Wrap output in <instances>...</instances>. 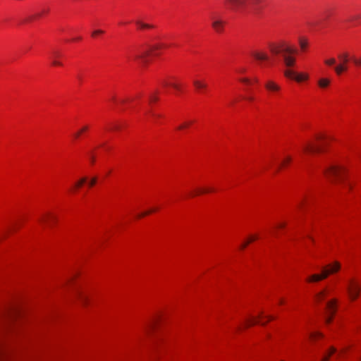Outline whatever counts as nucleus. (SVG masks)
Wrapping results in <instances>:
<instances>
[{
    "label": "nucleus",
    "mask_w": 361,
    "mask_h": 361,
    "mask_svg": "<svg viewBox=\"0 0 361 361\" xmlns=\"http://www.w3.org/2000/svg\"><path fill=\"white\" fill-rule=\"evenodd\" d=\"M212 27L216 32H222L225 21L216 13H212L210 16Z\"/></svg>",
    "instance_id": "20e7f679"
},
{
    "label": "nucleus",
    "mask_w": 361,
    "mask_h": 361,
    "mask_svg": "<svg viewBox=\"0 0 361 361\" xmlns=\"http://www.w3.org/2000/svg\"><path fill=\"white\" fill-rule=\"evenodd\" d=\"M155 211H156V209H151V210H149V211L145 212H143V213L140 214L138 215V217H139V218L143 217V216H146V215H147V214H150V213H152V212H155Z\"/></svg>",
    "instance_id": "b1692460"
},
{
    "label": "nucleus",
    "mask_w": 361,
    "mask_h": 361,
    "mask_svg": "<svg viewBox=\"0 0 361 361\" xmlns=\"http://www.w3.org/2000/svg\"><path fill=\"white\" fill-rule=\"evenodd\" d=\"M252 56L256 60L258 61H267L269 59L266 54L258 51L253 52Z\"/></svg>",
    "instance_id": "423d86ee"
},
{
    "label": "nucleus",
    "mask_w": 361,
    "mask_h": 361,
    "mask_svg": "<svg viewBox=\"0 0 361 361\" xmlns=\"http://www.w3.org/2000/svg\"><path fill=\"white\" fill-rule=\"evenodd\" d=\"M212 191H213L212 189H199L194 194H191L190 195L191 196H194V195H200V194H202V193H206V192H212Z\"/></svg>",
    "instance_id": "4468645a"
},
{
    "label": "nucleus",
    "mask_w": 361,
    "mask_h": 361,
    "mask_svg": "<svg viewBox=\"0 0 361 361\" xmlns=\"http://www.w3.org/2000/svg\"><path fill=\"white\" fill-rule=\"evenodd\" d=\"M153 116L154 117H159L160 116L159 115H157V114H152Z\"/></svg>",
    "instance_id": "37998d69"
},
{
    "label": "nucleus",
    "mask_w": 361,
    "mask_h": 361,
    "mask_svg": "<svg viewBox=\"0 0 361 361\" xmlns=\"http://www.w3.org/2000/svg\"><path fill=\"white\" fill-rule=\"evenodd\" d=\"M61 54L59 51H54L52 52V56H51V59H58V58H60L61 57Z\"/></svg>",
    "instance_id": "5701e85b"
},
{
    "label": "nucleus",
    "mask_w": 361,
    "mask_h": 361,
    "mask_svg": "<svg viewBox=\"0 0 361 361\" xmlns=\"http://www.w3.org/2000/svg\"><path fill=\"white\" fill-rule=\"evenodd\" d=\"M192 123V121L185 122V123L180 124L178 127V130H183V129L186 128L187 127H188Z\"/></svg>",
    "instance_id": "f3484780"
},
{
    "label": "nucleus",
    "mask_w": 361,
    "mask_h": 361,
    "mask_svg": "<svg viewBox=\"0 0 361 361\" xmlns=\"http://www.w3.org/2000/svg\"><path fill=\"white\" fill-rule=\"evenodd\" d=\"M47 12H48V9H44V10L42 11V13H39L38 14V16H42V15H43V14H44V13H47Z\"/></svg>",
    "instance_id": "f704fd0d"
},
{
    "label": "nucleus",
    "mask_w": 361,
    "mask_h": 361,
    "mask_svg": "<svg viewBox=\"0 0 361 361\" xmlns=\"http://www.w3.org/2000/svg\"><path fill=\"white\" fill-rule=\"evenodd\" d=\"M40 221H46V218H45V217H43V218H42V219H41V220H40Z\"/></svg>",
    "instance_id": "79ce46f5"
},
{
    "label": "nucleus",
    "mask_w": 361,
    "mask_h": 361,
    "mask_svg": "<svg viewBox=\"0 0 361 361\" xmlns=\"http://www.w3.org/2000/svg\"><path fill=\"white\" fill-rule=\"evenodd\" d=\"M269 47L272 54L276 55H282L284 64L287 68L283 71V74L286 78L293 79L298 82H300L308 79L309 75L307 73H298L290 68L291 67L294 66L295 63V58L291 55L297 52L296 49L290 47L285 43L280 44H271Z\"/></svg>",
    "instance_id": "f257e3e1"
},
{
    "label": "nucleus",
    "mask_w": 361,
    "mask_h": 361,
    "mask_svg": "<svg viewBox=\"0 0 361 361\" xmlns=\"http://www.w3.org/2000/svg\"><path fill=\"white\" fill-rule=\"evenodd\" d=\"M291 161V157H287L282 162V164H285L286 163H288Z\"/></svg>",
    "instance_id": "7c9ffc66"
},
{
    "label": "nucleus",
    "mask_w": 361,
    "mask_h": 361,
    "mask_svg": "<svg viewBox=\"0 0 361 361\" xmlns=\"http://www.w3.org/2000/svg\"><path fill=\"white\" fill-rule=\"evenodd\" d=\"M135 24L140 30L151 29L154 27L152 25L143 23L142 21L139 20L135 21Z\"/></svg>",
    "instance_id": "0eeeda50"
},
{
    "label": "nucleus",
    "mask_w": 361,
    "mask_h": 361,
    "mask_svg": "<svg viewBox=\"0 0 361 361\" xmlns=\"http://www.w3.org/2000/svg\"><path fill=\"white\" fill-rule=\"evenodd\" d=\"M124 102H125V100H121V103H122V104L124 103Z\"/></svg>",
    "instance_id": "49530a36"
},
{
    "label": "nucleus",
    "mask_w": 361,
    "mask_h": 361,
    "mask_svg": "<svg viewBox=\"0 0 361 361\" xmlns=\"http://www.w3.org/2000/svg\"><path fill=\"white\" fill-rule=\"evenodd\" d=\"M339 61L341 62V64L345 65L348 62V54L347 52L340 54L338 56Z\"/></svg>",
    "instance_id": "6e6552de"
},
{
    "label": "nucleus",
    "mask_w": 361,
    "mask_h": 361,
    "mask_svg": "<svg viewBox=\"0 0 361 361\" xmlns=\"http://www.w3.org/2000/svg\"><path fill=\"white\" fill-rule=\"evenodd\" d=\"M325 63L327 64V65H333L335 63V59H328L325 61Z\"/></svg>",
    "instance_id": "cd10ccee"
},
{
    "label": "nucleus",
    "mask_w": 361,
    "mask_h": 361,
    "mask_svg": "<svg viewBox=\"0 0 361 361\" xmlns=\"http://www.w3.org/2000/svg\"><path fill=\"white\" fill-rule=\"evenodd\" d=\"M307 45V41L304 37L300 38V46L302 50H305Z\"/></svg>",
    "instance_id": "f8f14e48"
},
{
    "label": "nucleus",
    "mask_w": 361,
    "mask_h": 361,
    "mask_svg": "<svg viewBox=\"0 0 361 361\" xmlns=\"http://www.w3.org/2000/svg\"><path fill=\"white\" fill-rule=\"evenodd\" d=\"M77 296H78V299L80 300L82 303H84V304L86 303V302L87 300V298L82 293L78 291L77 293Z\"/></svg>",
    "instance_id": "ddd939ff"
},
{
    "label": "nucleus",
    "mask_w": 361,
    "mask_h": 361,
    "mask_svg": "<svg viewBox=\"0 0 361 361\" xmlns=\"http://www.w3.org/2000/svg\"><path fill=\"white\" fill-rule=\"evenodd\" d=\"M257 238V236H255H255H251V237L250 238V239L248 240V241H249V243H251V242H252V241L255 240Z\"/></svg>",
    "instance_id": "2f4dec72"
},
{
    "label": "nucleus",
    "mask_w": 361,
    "mask_h": 361,
    "mask_svg": "<svg viewBox=\"0 0 361 361\" xmlns=\"http://www.w3.org/2000/svg\"><path fill=\"white\" fill-rule=\"evenodd\" d=\"M256 323H257V322L254 319H247L245 322V326L247 327V326H248L250 325H252V324H255Z\"/></svg>",
    "instance_id": "4be33fe9"
},
{
    "label": "nucleus",
    "mask_w": 361,
    "mask_h": 361,
    "mask_svg": "<svg viewBox=\"0 0 361 361\" xmlns=\"http://www.w3.org/2000/svg\"><path fill=\"white\" fill-rule=\"evenodd\" d=\"M163 46L161 44H155L152 46L150 50H133L131 51L130 59L133 60L140 61L142 63L147 62V56L150 54V51H153L161 48Z\"/></svg>",
    "instance_id": "7ed1b4c3"
},
{
    "label": "nucleus",
    "mask_w": 361,
    "mask_h": 361,
    "mask_svg": "<svg viewBox=\"0 0 361 361\" xmlns=\"http://www.w3.org/2000/svg\"><path fill=\"white\" fill-rule=\"evenodd\" d=\"M52 61H51V63L53 66H62V63L59 61H58L56 59H51Z\"/></svg>",
    "instance_id": "412c9836"
},
{
    "label": "nucleus",
    "mask_w": 361,
    "mask_h": 361,
    "mask_svg": "<svg viewBox=\"0 0 361 361\" xmlns=\"http://www.w3.org/2000/svg\"><path fill=\"white\" fill-rule=\"evenodd\" d=\"M249 241L247 240L246 243H243L241 246H240V248L241 249H245L246 247V246L249 244Z\"/></svg>",
    "instance_id": "473e14b6"
},
{
    "label": "nucleus",
    "mask_w": 361,
    "mask_h": 361,
    "mask_svg": "<svg viewBox=\"0 0 361 361\" xmlns=\"http://www.w3.org/2000/svg\"><path fill=\"white\" fill-rule=\"evenodd\" d=\"M87 126H85L84 128H82L80 131H78V133H76L75 134V135H74V136H75V138H78V137L80 135L81 133H82V132H84V131L87 130Z\"/></svg>",
    "instance_id": "393cba45"
},
{
    "label": "nucleus",
    "mask_w": 361,
    "mask_h": 361,
    "mask_svg": "<svg viewBox=\"0 0 361 361\" xmlns=\"http://www.w3.org/2000/svg\"><path fill=\"white\" fill-rule=\"evenodd\" d=\"M78 79H79V80H81V78H82V76H80V75H78Z\"/></svg>",
    "instance_id": "c03bdc74"
},
{
    "label": "nucleus",
    "mask_w": 361,
    "mask_h": 361,
    "mask_svg": "<svg viewBox=\"0 0 361 361\" xmlns=\"http://www.w3.org/2000/svg\"><path fill=\"white\" fill-rule=\"evenodd\" d=\"M120 128H121V125L119 123H114L111 124L109 130H119Z\"/></svg>",
    "instance_id": "6ab92c4d"
},
{
    "label": "nucleus",
    "mask_w": 361,
    "mask_h": 361,
    "mask_svg": "<svg viewBox=\"0 0 361 361\" xmlns=\"http://www.w3.org/2000/svg\"><path fill=\"white\" fill-rule=\"evenodd\" d=\"M286 224L284 223L279 224L277 227L278 228H283L285 227Z\"/></svg>",
    "instance_id": "e433bc0d"
},
{
    "label": "nucleus",
    "mask_w": 361,
    "mask_h": 361,
    "mask_svg": "<svg viewBox=\"0 0 361 361\" xmlns=\"http://www.w3.org/2000/svg\"><path fill=\"white\" fill-rule=\"evenodd\" d=\"M243 82H245V83H249V79L247 78H243L240 80Z\"/></svg>",
    "instance_id": "c9c22d12"
},
{
    "label": "nucleus",
    "mask_w": 361,
    "mask_h": 361,
    "mask_svg": "<svg viewBox=\"0 0 361 361\" xmlns=\"http://www.w3.org/2000/svg\"><path fill=\"white\" fill-rule=\"evenodd\" d=\"M104 30H99H99H94V31L92 32V36L93 37H96V36H98V35H102V34H104Z\"/></svg>",
    "instance_id": "aec40b11"
},
{
    "label": "nucleus",
    "mask_w": 361,
    "mask_h": 361,
    "mask_svg": "<svg viewBox=\"0 0 361 361\" xmlns=\"http://www.w3.org/2000/svg\"><path fill=\"white\" fill-rule=\"evenodd\" d=\"M96 182H97V178H95V177H94V178H92L90 180V181L89 182V185H90V187H92V186H93V185H95Z\"/></svg>",
    "instance_id": "bb28decb"
},
{
    "label": "nucleus",
    "mask_w": 361,
    "mask_h": 361,
    "mask_svg": "<svg viewBox=\"0 0 361 361\" xmlns=\"http://www.w3.org/2000/svg\"><path fill=\"white\" fill-rule=\"evenodd\" d=\"M193 85L197 90L205 89L207 87L206 83L200 80H194Z\"/></svg>",
    "instance_id": "1a4fd4ad"
},
{
    "label": "nucleus",
    "mask_w": 361,
    "mask_h": 361,
    "mask_svg": "<svg viewBox=\"0 0 361 361\" xmlns=\"http://www.w3.org/2000/svg\"><path fill=\"white\" fill-rule=\"evenodd\" d=\"M330 83V80L328 78H322L319 80H317V85H319V87L324 88L327 87Z\"/></svg>",
    "instance_id": "9d476101"
},
{
    "label": "nucleus",
    "mask_w": 361,
    "mask_h": 361,
    "mask_svg": "<svg viewBox=\"0 0 361 361\" xmlns=\"http://www.w3.org/2000/svg\"><path fill=\"white\" fill-rule=\"evenodd\" d=\"M163 85H165V86H167V85L171 86V87H173L174 89H176L177 90H180V86L176 84V83H169L168 82H164Z\"/></svg>",
    "instance_id": "2eb2a0df"
},
{
    "label": "nucleus",
    "mask_w": 361,
    "mask_h": 361,
    "mask_svg": "<svg viewBox=\"0 0 361 361\" xmlns=\"http://www.w3.org/2000/svg\"><path fill=\"white\" fill-rule=\"evenodd\" d=\"M261 1L262 0H225L228 8L234 11H240L248 4L250 6V12L257 16L261 12Z\"/></svg>",
    "instance_id": "f03ea898"
},
{
    "label": "nucleus",
    "mask_w": 361,
    "mask_h": 361,
    "mask_svg": "<svg viewBox=\"0 0 361 361\" xmlns=\"http://www.w3.org/2000/svg\"><path fill=\"white\" fill-rule=\"evenodd\" d=\"M264 86L267 91L271 93H277L281 90L280 85L274 82L273 80H267L265 82Z\"/></svg>",
    "instance_id": "39448f33"
},
{
    "label": "nucleus",
    "mask_w": 361,
    "mask_h": 361,
    "mask_svg": "<svg viewBox=\"0 0 361 361\" xmlns=\"http://www.w3.org/2000/svg\"><path fill=\"white\" fill-rule=\"evenodd\" d=\"M305 152H310L312 151V148L310 147H306L305 149Z\"/></svg>",
    "instance_id": "4c0bfd02"
},
{
    "label": "nucleus",
    "mask_w": 361,
    "mask_h": 361,
    "mask_svg": "<svg viewBox=\"0 0 361 361\" xmlns=\"http://www.w3.org/2000/svg\"><path fill=\"white\" fill-rule=\"evenodd\" d=\"M87 181V178H82L78 182L75 183V187L77 188H80L85 182Z\"/></svg>",
    "instance_id": "a211bd4d"
},
{
    "label": "nucleus",
    "mask_w": 361,
    "mask_h": 361,
    "mask_svg": "<svg viewBox=\"0 0 361 361\" xmlns=\"http://www.w3.org/2000/svg\"><path fill=\"white\" fill-rule=\"evenodd\" d=\"M154 326L155 324L154 322L151 323L150 324H149V326L147 328L146 331L147 332L149 331L151 329H153L154 328Z\"/></svg>",
    "instance_id": "c756f323"
},
{
    "label": "nucleus",
    "mask_w": 361,
    "mask_h": 361,
    "mask_svg": "<svg viewBox=\"0 0 361 361\" xmlns=\"http://www.w3.org/2000/svg\"><path fill=\"white\" fill-rule=\"evenodd\" d=\"M247 99H248L249 101H252V100L254 99V98H253V97H248V98H247Z\"/></svg>",
    "instance_id": "a19ab883"
},
{
    "label": "nucleus",
    "mask_w": 361,
    "mask_h": 361,
    "mask_svg": "<svg viewBox=\"0 0 361 361\" xmlns=\"http://www.w3.org/2000/svg\"><path fill=\"white\" fill-rule=\"evenodd\" d=\"M352 61L356 66H361V56L360 58L352 57Z\"/></svg>",
    "instance_id": "dca6fc26"
},
{
    "label": "nucleus",
    "mask_w": 361,
    "mask_h": 361,
    "mask_svg": "<svg viewBox=\"0 0 361 361\" xmlns=\"http://www.w3.org/2000/svg\"><path fill=\"white\" fill-rule=\"evenodd\" d=\"M328 17H329V13H328V12H326V13H324V20L326 18H327Z\"/></svg>",
    "instance_id": "58836bf2"
},
{
    "label": "nucleus",
    "mask_w": 361,
    "mask_h": 361,
    "mask_svg": "<svg viewBox=\"0 0 361 361\" xmlns=\"http://www.w3.org/2000/svg\"><path fill=\"white\" fill-rule=\"evenodd\" d=\"M310 281H312V282L316 281V275H312L310 279Z\"/></svg>",
    "instance_id": "72a5a7b5"
},
{
    "label": "nucleus",
    "mask_w": 361,
    "mask_h": 361,
    "mask_svg": "<svg viewBox=\"0 0 361 361\" xmlns=\"http://www.w3.org/2000/svg\"><path fill=\"white\" fill-rule=\"evenodd\" d=\"M361 18V13L360 14H357V15H355V16H352L350 18V20H352V21H354V20H358Z\"/></svg>",
    "instance_id": "a878e982"
},
{
    "label": "nucleus",
    "mask_w": 361,
    "mask_h": 361,
    "mask_svg": "<svg viewBox=\"0 0 361 361\" xmlns=\"http://www.w3.org/2000/svg\"><path fill=\"white\" fill-rule=\"evenodd\" d=\"M347 70V66L343 64H339L335 67V71L338 75L341 74L343 71Z\"/></svg>",
    "instance_id": "9b49d317"
},
{
    "label": "nucleus",
    "mask_w": 361,
    "mask_h": 361,
    "mask_svg": "<svg viewBox=\"0 0 361 361\" xmlns=\"http://www.w3.org/2000/svg\"><path fill=\"white\" fill-rule=\"evenodd\" d=\"M267 318L269 321L272 320L274 319L272 316H268Z\"/></svg>",
    "instance_id": "ea45409f"
},
{
    "label": "nucleus",
    "mask_w": 361,
    "mask_h": 361,
    "mask_svg": "<svg viewBox=\"0 0 361 361\" xmlns=\"http://www.w3.org/2000/svg\"><path fill=\"white\" fill-rule=\"evenodd\" d=\"M157 100H158V97L156 95H151L150 97H149V102H156Z\"/></svg>",
    "instance_id": "c85d7f7f"
},
{
    "label": "nucleus",
    "mask_w": 361,
    "mask_h": 361,
    "mask_svg": "<svg viewBox=\"0 0 361 361\" xmlns=\"http://www.w3.org/2000/svg\"><path fill=\"white\" fill-rule=\"evenodd\" d=\"M112 100H113V101H116V98L114 97L112 98Z\"/></svg>",
    "instance_id": "a18cd8bd"
}]
</instances>
